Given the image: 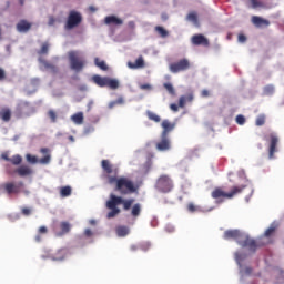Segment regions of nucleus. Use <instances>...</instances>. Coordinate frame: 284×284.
<instances>
[{
	"instance_id": "9b49d317",
	"label": "nucleus",
	"mask_w": 284,
	"mask_h": 284,
	"mask_svg": "<svg viewBox=\"0 0 284 284\" xmlns=\"http://www.w3.org/2000/svg\"><path fill=\"white\" fill-rule=\"evenodd\" d=\"M7 194H21L23 190V182H7L2 185Z\"/></svg>"
},
{
	"instance_id": "a878e982",
	"label": "nucleus",
	"mask_w": 284,
	"mask_h": 284,
	"mask_svg": "<svg viewBox=\"0 0 284 284\" xmlns=\"http://www.w3.org/2000/svg\"><path fill=\"white\" fill-rule=\"evenodd\" d=\"M83 112H78L71 116V121L75 123V125H83Z\"/></svg>"
},
{
	"instance_id": "2f4dec72",
	"label": "nucleus",
	"mask_w": 284,
	"mask_h": 284,
	"mask_svg": "<svg viewBox=\"0 0 284 284\" xmlns=\"http://www.w3.org/2000/svg\"><path fill=\"white\" fill-rule=\"evenodd\" d=\"M10 163H12V165H21V163H23V158L19 154H16L11 158Z\"/></svg>"
},
{
	"instance_id": "9d476101",
	"label": "nucleus",
	"mask_w": 284,
	"mask_h": 284,
	"mask_svg": "<svg viewBox=\"0 0 284 284\" xmlns=\"http://www.w3.org/2000/svg\"><path fill=\"white\" fill-rule=\"evenodd\" d=\"M156 187L160 190V192H172V179H170L168 175H161L156 182Z\"/></svg>"
},
{
	"instance_id": "39448f33",
	"label": "nucleus",
	"mask_w": 284,
	"mask_h": 284,
	"mask_svg": "<svg viewBox=\"0 0 284 284\" xmlns=\"http://www.w3.org/2000/svg\"><path fill=\"white\" fill-rule=\"evenodd\" d=\"M68 57L70 68L74 70V72H81V70L85 68V58H83L79 51H70Z\"/></svg>"
},
{
	"instance_id": "e2e57ef3",
	"label": "nucleus",
	"mask_w": 284,
	"mask_h": 284,
	"mask_svg": "<svg viewBox=\"0 0 284 284\" xmlns=\"http://www.w3.org/2000/svg\"><path fill=\"white\" fill-rule=\"evenodd\" d=\"M2 159H4V161H9V163L11 161V158H8V155H2Z\"/></svg>"
},
{
	"instance_id": "412c9836",
	"label": "nucleus",
	"mask_w": 284,
	"mask_h": 284,
	"mask_svg": "<svg viewBox=\"0 0 284 284\" xmlns=\"http://www.w3.org/2000/svg\"><path fill=\"white\" fill-rule=\"evenodd\" d=\"M16 174L20 176H30L32 174V169L28 165H21L16 170Z\"/></svg>"
},
{
	"instance_id": "4468645a",
	"label": "nucleus",
	"mask_w": 284,
	"mask_h": 284,
	"mask_svg": "<svg viewBox=\"0 0 284 284\" xmlns=\"http://www.w3.org/2000/svg\"><path fill=\"white\" fill-rule=\"evenodd\" d=\"M101 166L103 172L106 173V179L109 180V176H118L119 171L110 163V160H102Z\"/></svg>"
},
{
	"instance_id": "c03bdc74",
	"label": "nucleus",
	"mask_w": 284,
	"mask_h": 284,
	"mask_svg": "<svg viewBox=\"0 0 284 284\" xmlns=\"http://www.w3.org/2000/svg\"><path fill=\"white\" fill-rule=\"evenodd\" d=\"M21 214H23V216H30V214H32V209H30V207H22L21 209Z\"/></svg>"
},
{
	"instance_id": "6e6d98bb",
	"label": "nucleus",
	"mask_w": 284,
	"mask_h": 284,
	"mask_svg": "<svg viewBox=\"0 0 284 284\" xmlns=\"http://www.w3.org/2000/svg\"><path fill=\"white\" fill-rule=\"evenodd\" d=\"M170 110H172V112H176L179 110V106L175 103L170 104Z\"/></svg>"
},
{
	"instance_id": "4be33fe9",
	"label": "nucleus",
	"mask_w": 284,
	"mask_h": 284,
	"mask_svg": "<svg viewBox=\"0 0 284 284\" xmlns=\"http://www.w3.org/2000/svg\"><path fill=\"white\" fill-rule=\"evenodd\" d=\"M0 119L8 123L12 119V111L9 108H2L0 110Z\"/></svg>"
},
{
	"instance_id": "052dcab7",
	"label": "nucleus",
	"mask_w": 284,
	"mask_h": 284,
	"mask_svg": "<svg viewBox=\"0 0 284 284\" xmlns=\"http://www.w3.org/2000/svg\"><path fill=\"white\" fill-rule=\"evenodd\" d=\"M130 250H131V252H136V250H139V246H136V245H131Z\"/></svg>"
},
{
	"instance_id": "ddd939ff",
	"label": "nucleus",
	"mask_w": 284,
	"mask_h": 284,
	"mask_svg": "<svg viewBox=\"0 0 284 284\" xmlns=\"http://www.w3.org/2000/svg\"><path fill=\"white\" fill-rule=\"evenodd\" d=\"M155 148L159 152H168L172 150V141L169 136L161 135V140L156 142Z\"/></svg>"
},
{
	"instance_id": "1a4fd4ad",
	"label": "nucleus",
	"mask_w": 284,
	"mask_h": 284,
	"mask_svg": "<svg viewBox=\"0 0 284 284\" xmlns=\"http://www.w3.org/2000/svg\"><path fill=\"white\" fill-rule=\"evenodd\" d=\"M190 60L187 59H181L178 62H173L169 65L170 72L173 74H179V72H185V70H190Z\"/></svg>"
},
{
	"instance_id": "7ed1b4c3",
	"label": "nucleus",
	"mask_w": 284,
	"mask_h": 284,
	"mask_svg": "<svg viewBox=\"0 0 284 284\" xmlns=\"http://www.w3.org/2000/svg\"><path fill=\"white\" fill-rule=\"evenodd\" d=\"M224 239H234L241 247H248L251 252H256V241L250 239V236L241 233L239 230H227L224 232Z\"/></svg>"
},
{
	"instance_id": "c85d7f7f",
	"label": "nucleus",
	"mask_w": 284,
	"mask_h": 284,
	"mask_svg": "<svg viewBox=\"0 0 284 284\" xmlns=\"http://www.w3.org/2000/svg\"><path fill=\"white\" fill-rule=\"evenodd\" d=\"M155 32H158V34L162 38L165 39L168 37H170V32H168V30H165V28L161 27V26H156L155 27Z\"/></svg>"
},
{
	"instance_id": "4c0bfd02",
	"label": "nucleus",
	"mask_w": 284,
	"mask_h": 284,
	"mask_svg": "<svg viewBox=\"0 0 284 284\" xmlns=\"http://www.w3.org/2000/svg\"><path fill=\"white\" fill-rule=\"evenodd\" d=\"M140 250H142V252H148V250H150V247H152V244L150 242H143L140 244Z\"/></svg>"
},
{
	"instance_id": "20e7f679",
	"label": "nucleus",
	"mask_w": 284,
	"mask_h": 284,
	"mask_svg": "<svg viewBox=\"0 0 284 284\" xmlns=\"http://www.w3.org/2000/svg\"><path fill=\"white\" fill-rule=\"evenodd\" d=\"M243 190H245V185L233 186L227 193L225 190H223V187L217 186L212 191L211 196L212 199H234V196L241 194Z\"/></svg>"
},
{
	"instance_id": "864d4df0",
	"label": "nucleus",
	"mask_w": 284,
	"mask_h": 284,
	"mask_svg": "<svg viewBox=\"0 0 284 284\" xmlns=\"http://www.w3.org/2000/svg\"><path fill=\"white\" fill-rule=\"evenodd\" d=\"M0 81H6V70L0 68Z\"/></svg>"
},
{
	"instance_id": "c9c22d12",
	"label": "nucleus",
	"mask_w": 284,
	"mask_h": 284,
	"mask_svg": "<svg viewBox=\"0 0 284 284\" xmlns=\"http://www.w3.org/2000/svg\"><path fill=\"white\" fill-rule=\"evenodd\" d=\"M48 116H49V119H50V121H51V123H57V111H54V110H49L48 111Z\"/></svg>"
},
{
	"instance_id": "79ce46f5",
	"label": "nucleus",
	"mask_w": 284,
	"mask_h": 284,
	"mask_svg": "<svg viewBox=\"0 0 284 284\" xmlns=\"http://www.w3.org/2000/svg\"><path fill=\"white\" fill-rule=\"evenodd\" d=\"M264 93L265 94H274V85L268 84L264 88Z\"/></svg>"
},
{
	"instance_id": "f03ea898",
	"label": "nucleus",
	"mask_w": 284,
	"mask_h": 284,
	"mask_svg": "<svg viewBox=\"0 0 284 284\" xmlns=\"http://www.w3.org/2000/svg\"><path fill=\"white\" fill-rule=\"evenodd\" d=\"M109 185H115V192H119L122 196L134 194L139 190L132 180L125 176L119 178V175H109Z\"/></svg>"
},
{
	"instance_id": "de8ad7c7",
	"label": "nucleus",
	"mask_w": 284,
	"mask_h": 284,
	"mask_svg": "<svg viewBox=\"0 0 284 284\" xmlns=\"http://www.w3.org/2000/svg\"><path fill=\"white\" fill-rule=\"evenodd\" d=\"M58 254H60V256L53 257V261H63V258H65V254L63 253V250L58 251Z\"/></svg>"
},
{
	"instance_id": "aec40b11",
	"label": "nucleus",
	"mask_w": 284,
	"mask_h": 284,
	"mask_svg": "<svg viewBox=\"0 0 284 284\" xmlns=\"http://www.w3.org/2000/svg\"><path fill=\"white\" fill-rule=\"evenodd\" d=\"M60 232H57V236H64V234H69L70 230H72V225L69 222L60 223Z\"/></svg>"
},
{
	"instance_id": "a211bd4d",
	"label": "nucleus",
	"mask_w": 284,
	"mask_h": 284,
	"mask_svg": "<svg viewBox=\"0 0 284 284\" xmlns=\"http://www.w3.org/2000/svg\"><path fill=\"white\" fill-rule=\"evenodd\" d=\"M128 68L131 70H139V68H145V60H143V57L140 55L135 62H128Z\"/></svg>"
},
{
	"instance_id": "8fccbe9b",
	"label": "nucleus",
	"mask_w": 284,
	"mask_h": 284,
	"mask_svg": "<svg viewBox=\"0 0 284 284\" xmlns=\"http://www.w3.org/2000/svg\"><path fill=\"white\" fill-rule=\"evenodd\" d=\"M187 102L185 101V97H180V99H179V108H185V104H186Z\"/></svg>"
},
{
	"instance_id": "6ab92c4d",
	"label": "nucleus",
	"mask_w": 284,
	"mask_h": 284,
	"mask_svg": "<svg viewBox=\"0 0 284 284\" xmlns=\"http://www.w3.org/2000/svg\"><path fill=\"white\" fill-rule=\"evenodd\" d=\"M104 23H106V26H123V20L116 16H108L104 19Z\"/></svg>"
},
{
	"instance_id": "680f3d73",
	"label": "nucleus",
	"mask_w": 284,
	"mask_h": 284,
	"mask_svg": "<svg viewBox=\"0 0 284 284\" xmlns=\"http://www.w3.org/2000/svg\"><path fill=\"white\" fill-rule=\"evenodd\" d=\"M36 241L37 243H41V234L38 233V235L36 236Z\"/></svg>"
},
{
	"instance_id": "393cba45",
	"label": "nucleus",
	"mask_w": 284,
	"mask_h": 284,
	"mask_svg": "<svg viewBox=\"0 0 284 284\" xmlns=\"http://www.w3.org/2000/svg\"><path fill=\"white\" fill-rule=\"evenodd\" d=\"M115 232L118 236H128V234H130V227L125 225H119L116 226Z\"/></svg>"
},
{
	"instance_id": "ea45409f",
	"label": "nucleus",
	"mask_w": 284,
	"mask_h": 284,
	"mask_svg": "<svg viewBox=\"0 0 284 284\" xmlns=\"http://www.w3.org/2000/svg\"><path fill=\"white\" fill-rule=\"evenodd\" d=\"M252 8H265V4H263V2L258 1V0H250Z\"/></svg>"
},
{
	"instance_id": "f8f14e48",
	"label": "nucleus",
	"mask_w": 284,
	"mask_h": 284,
	"mask_svg": "<svg viewBox=\"0 0 284 284\" xmlns=\"http://www.w3.org/2000/svg\"><path fill=\"white\" fill-rule=\"evenodd\" d=\"M270 146H268V159H274V154L278 152V135L275 133H270L268 135Z\"/></svg>"
},
{
	"instance_id": "5fc2aeb1",
	"label": "nucleus",
	"mask_w": 284,
	"mask_h": 284,
	"mask_svg": "<svg viewBox=\"0 0 284 284\" xmlns=\"http://www.w3.org/2000/svg\"><path fill=\"white\" fill-rule=\"evenodd\" d=\"M201 97H203L204 99H207V97H210V92L207 91V89L202 90Z\"/></svg>"
},
{
	"instance_id": "5701e85b",
	"label": "nucleus",
	"mask_w": 284,
	"mask_h": 284,
	"mask_svg": "<svg viewBox=\"0 0 284 284\" xmlns=\"http://www.w3.org/2000/svg\"><path fill=\"white\" fill-rule=\"evenodd\" d=\"M32 28V23L28 22V20H20L17 24L18 32H28Z\"/></svg>"
},
{
	"instance_id": "bb28decb",
	"label": "nucleus",
	"mask_w": 284,
	"mask_h": 284,
	"mask_svg": "<svg viewBox=\"0 0 284 284\" xmlns=\"http://www.w3.org/2000/svg\"><path fill=\"white\" fill-rule=\"evenodd\" d=\"M60 196L67 199V196H72V186L60 187Z\"/></svg>"
},
{
	"instance_id": "09e8293b",
	"label": "nucleus",
	"mask_w": 284,
	"mask_h": 284,
	"mask_svg": "<svg viewBox=\"0 0 284 284\" xmlns=\"http://www.w3.org/2000/svg\"><path fill=\"white\" fill-rule=\"evenodd\" d=\"M237 41H239V43H245V41H247V37H245V34H243V33H240L237 36Z\"/></svg>"
},
{
	"instance_id": "13d9d810",
	"label": "nucleus",
	"mask_w": 284,
	"mask_h": 284,
	"mask_svg": "<svg viewBox=\"0 0 284 284\" xmlns=\"http://www.w3.org/2000/svg\"><path fill=\"white\" fill-rule=\"evenodd\" d=\"M84 235L88 237L92 236V230L90 229L84 230Z\"/></svg>"
},
{
	"instance_id": "774afa93",
	"label": "nucleus",
	"mask_w": 284,
	"mask_h": 284,
	"mask_svg": "<svg viewBox=\"0 0 284 284\" xmlns=\"http://www.w3.org/2000/svg\"><path fill=\"white\" fill-rule=\"evenodd\" d=\"M236 260L241 261V254H239V253L236 254Z\"/></svg>"
},
{
	"instance_id": "423d86ee",
	"label": "nucleus",
	"mask_w": 284,
	"mask_h": 284,
	"mask_svg": "<svg viewBox=\"0 0 284 284\" xmlns=\"http://www.w3.org/2000/svg\"><path fill=\"white\" fill-rule=\"evenodd\" d=\"M41 154H43L44 156L39 159L37 158V155H32L30 153H28L26 155L27 162L31 163L32 165L40 163L41 165H50V162L52 161V155L50 154V149L48 148H42L40 150Z\"/></svg>"
},
{
	"instance_id": "58836bf2",
	"label": "nucleus",
	"mask_w": 284,
	"mask_h": 284,
	"mask_svg": "<svg viewBox=\"0 0 284 284\" xmlns=\"http://www.w3.org/2000/svg\"><path fill=\"white\" fill-rule=\"evenodd\" d=\"M255 125H257L258 128H261V125H265V115L257 116Z\"/></svg>"
},
{
	"instance_id": "a19ab883",
	"label": "nucleus",
	"mask_w": 284,
	"mask_h": 284,
	"mask_svg": "<svg viewBox=\"0 0 284 284\" xmlns=\"http://www.w3.org/2000/svg\"><path fill=\"white\" fill-rule=\"evenodd\" d=\"M235 121H236L237 125H245V116L244 115H241V114L237 115Z\"/></svg>"
},
{
	"instance_id": "f257e3e1",
	"label": "nucleus",
	"mask_w": 284,
	"mask_h": 284,
	"mask_svg": "<svg viewBox=\"0 0 284 284\" xmlns=\"http://www.w3.org/2000/svg\"><path fill=\"white\" fill-rule=\"evenodd\" d=\"M118 205H123V210L128 212L134 205V199H123L121 196H116L114 194L110 195L109 201H106L108 210H111L106 214V219H114L118 214H121V209H118Z\"/></svg>"
},
{
	"instance_id": "b1692460",
	"label": "nucleus",
	"mask_w": 284,
	"mask_h": 284,
	"mask_svg": "<svg viewBox=\"0 0 284 284\" xmlns=\"http://www.w3.org/2000/svg\"><path fill=\"white\" fill-rule=\"evenodd\" d=\"M186 21H191V23L195 24L196 28H199V13L196 11H191L186 16Z\"/></svg>"
},
{
	"instance_id": "69168bd1",
	"label": "nucleus",
	"mask_w": 284,
	"mask_h": 284,
	"mask_svg": "<svg viewBox=\"0 0 284 284\" xmlns=\"http://www.w3.org/2000/svg\"><path fill=\"white\" fill-rule=\"evenodd\" d=\"M129 27H130V28H134V21H130V22H129Z\"/></svg>"
},
{
	"instance_id": "338daca9",
	"label": "nucleus",
	"mask_w": 284,
	"mask_h": 284,
	"mask_svg": "<svg viewBox=\"0 0 284 284\" xmlns=\"http://www.w3.org/2000/svg\"><path fill=\"white\" fill-rule=\"evenodd\" d=\"M20 6H24L26 0H19Z\"/></svg>"
},
{
	"instance_id": "37998d69",
	"label": "nucleus",
	"mask_w": 284,
	"mask_h": 284,
	"mask_svg": "<svg viewBox=\"0 0 284 284\" xmlns=\"http://www.w3.org/2000/svg\"><path fill=\"white\" fill-rule=\"evenodd\" d=\"M187 211L192 212V213L199 212V206L194 205V203H189L187 204Z\"/></svg>"
},
{
	"instance_id": "7c9ffc66",
	"label": "nucleus",
	"mask_w": 284,
	"mask_h": 284,
	"mask_svg": "<svg viewBox=\"0 0 284 284\" xmlns=\"http://www.w3.org/2000/svg\"><path fill=\"white\" fill-rule=\"evenodd\" d=\"M125 103V100L123 97L118 98L116 100L109 103V109L112 110V108H115V105H123Z\"/></svg>"
},
{
	"instance_id": "c756f323",
	"label": "nucleus",
	"mask_w": 284,
	"mask_h": 284,
	"mask_svg": "<svg viewBox=\"0 0 284 284\" xmlns=\"http://www.w3.org/2000/svg\"><path fill=\"white\" fill-rule=\"evenodd\" d=\"M146 116L149 121H154V123H161V116L152 111H146Z\"/></svg>"
},
{
	"instance_id": "0e129e2a",
	"label": "nucleus",
	"mask_w": 284,
	"mask_h": 284,
	"mask_svg": "<svg viewBox=\"0 0 284 284\" xmlns=\"http://www.w3.org/2000/svg\"><path fill=\"white\" fill-rule=\"evenodd\" d=\"M28 105H30V103L23 102V103L21 104V108H28Z\"/></svg>"
},
{
	"instance_id": "473e14b6",
	"label": "nucleus",
	"mask_w": 284,
	"mask_h": 284,
	"mask_svg": "<svg viewBox=\"0 0 284 284\" xmlns=\"http://www.w3.org/2000/svg\"><path fill=\"white\" fill-rule=\"evenodd\" d=\"M94 63L98 68H100V70H108V64H105V61L100 60L99 58L94 59Z\"/></svg>"
},
{
	"instance_id": "e433bc0d",
	"label": "nucleus",
	"mask_w": 284,
	"mask_h": 284,
	"mask_svg": "<svg viewBox=\"0 0 284 284\" xmlns=\"http://www.w3.org/2000/svg\"><path fill=\"white\" fill-rule=\"evenodd\" d=\"M276 232V226L272 224L264 233V236L270 237Z\"/></svg>"
},
{
	"instance_id": "bf43d9fd",
	"label": "nucleus",
	"mask_w": 284,
	"mask_h": 284,
	"mask_svg": "<svg viewBox=\"0 0 284 284\" xmlns=\"http://www.w3.org/2000/svg\"><path fill=\"white\" fill-rule=\"evenodd\" d=\"M161 19L162 21H168V13H162Z\"/></svg>"
},
{
	"instance_id": "4d7b16f0",
	"label": "nucleus",
	"mask_w": 284,
	"mask_h": 284,
	"mask_svg": "<svg viewBox=\"0 0 284 284\" xmlns=\"http://www.w3.org/2000/svg\"><path fill=\"white\" fill-rule=\"evenodd\" d=\"M141 90H152V85L150 84H141Z\"/></svg>"
},
{
	"instance_id": "2eb2a0df",
	"label": "nucleus",
	"mask_w": 284,
	"mask_h": 284,
	"mask_svg": "<svg viewBox=\"0 0 284 284\" xmlns=\"http://www.w3.org/2000/svg\"><path fill=\"white\" fill-rule=\"evenodd\" d=\"M162 133L161 136H168L170 132H174V129L176 128V122H170V120H163L161 123Z\"/></svg>"
},
{
	"instance_id": "3c124183",
	"label": "nucleus",
	"mask_w": 284,
	"mask_h": 284,
	"mask_svg": "<svg viewBox=\"0 0 284 284\" xmlns=\"http://www.w3.org/2000/svg\"><path fill=\"white\" fill-rule=\"evenodd\" d=\"M54 23H57V18H54V16H49L48 26H54Z\"/></svg>"
},
{
	"instance_id": "603ef678",
	"label": "nucleus",
	"mask_w": 284,
	"mask_h": 284,
	"mask_svg": "<svg viewBox=\"0 0 284 284\" xmlns=\"http://www.w3.org/2000/svg\"><path fill=\"white\" fill-rule=\"evenodd\" d=\"M38 234H48V227L40 226L39 230H38Z\"/></svg>"
},
{
	"instance_id": "6e6552de",
	"label": "nucleus",
	"mask_w": 284,
	"mask_h": 284,
	"mask_svg": "<svg viewBox=\"0 0 284 284\" xmlns=\"http://www.w3.org/2000/svg\"><path fill=\"white\" fill-rule=\"evenodd\" d=\"M82 21L83 18L81 17V13L78 11H70L64 28L65 30H74V28H77Z\"/></svg>"
},
{
	"instance_id": "f704fd0d",
	"label": "nucleus",
	"mask_w": 284,
	"mask_h": 284,
	"mask_svg": "<svg viewBox=\"0 0 284 284\" xmlns=\"http://www.w3.org/2000/svg\"><path fill=\"white\" fill-rule=\"evenodd\" d=\"M50 50V43L48 42H43L42 45H41V49L38 51V54H48Z\"/></svg>"
},
{
	"instance_id": "0eeeda50",
	"label": "nucleus",
	"mask_w": 284,
	"mask_h": 284,
	"mask_svg": "<svg viewBox=\"0 0 284 284\" xmlns=\"http://www.w3.org/2000/svg\"><path fill=\"white\" fill-rule=\"evenodd\" d=\"M93 82L98 84L99 88H110L111 90L119 88V80L109 77L94 75Z\"/></svg>"
},
{
	"instance_id": "dca6fc26",
	"label": "nucleus",
	"mask_w": 284,
	"mask_h": 284,
	"mask_svg": "<svg viewBox=\"0 0 284 284\" xmlns=\"http://www.w3.org/2000/svg\"><path fill=\"white\" fill-rule=\"evenodd\" d=\"M251 22L253 23V26H255V28H268V26L271 23L270 20L264 19L258 16H253L251 18Z\"/></svg>"
},
{
	"instance_id": "cd10ccee",
	"label": "nucleus",
	"mask_w": 284,
	"mask_h": 284,
	"mask_svg": "<svg viewBox=\"0 0 284 284\" xmlns=\"http://www.w3.org/2000/svg\"><path fill=\"white\" fill-rule=\"evenodd\" d=\"M131 216H133L134 219L141 216V204L140 203H135L132 209H131Z\"/></svg>"
},
{
	"instance_id": "a18cd8bd",
	"label": "nucleus",
	"mask_w": 284,
	"mask_h": 284,
	"mask_svg": "<svg viewBox=\"0 0 284 284\" xmlns=\"http://www.w3.org/2000/svg\"><path fill=\"white\" fill-rule=\"evenodd\" d=\"M184 97L186 103H192V101H194V93H189L186 95H182Z\"/></svg>"
},
{
	"instance_id": "f3484780",
	"label": "nucleus",
	"mask_w": 284,
	"mask_h": 284,
	"mask_svg": "<svg viewBox=\"0 0 284 284\" xmlns=\"http://www.w3.org/2000/svg\"><path fill=\"white\" fill-rule=\"evenodd\" d=\"M191 41L193 45H204L205 48L210 45V40H207V38H205L203 34L193 36Z\"/></svg>"
},
{
	"instance_id": "49530a36",
	"label": "nucleus",
	"mask_w": 284,
	"mask_h": 284,
	"mask_svg": "<svg viewBox=\"0 0 284 284\" xmlns=\"http://www.w3.org/2000/svg\"><path fill=\"white\" fill-rule=\"evenodd\" d=\"M40 63H42V65H44V68H47L48 70L54 68V65H52L50 62L40 59Z\"/></svg>"
},
{
	"instance_id": "72a5a7b5",
	"label": "nucleus",
	"mask_w": 284,
	"mask_h": 284,
	"mask_svg": "<svg viewBox=\"0 0 284 284\" xmlns=\"http://www.w3.org/2000/svg\"><path fill=\"white\" fill-rule=\"evenodd\" d=\"M163 88L166 89V91L169 92V94H171V97H174L176 94V91L174 90V85H172V83L166 82L163 84Z\"/></svg>"
}]
</instances>
